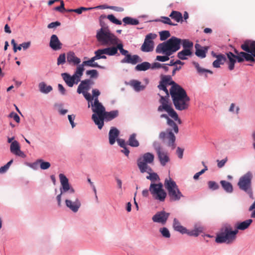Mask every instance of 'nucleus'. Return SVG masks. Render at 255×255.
I'll return each mask as SVG.
<instances>
[{"mask_svg":"<svg viewBox=\"0 0 255 255\" xmlns=\"http://www.w3.org/2000/svg\"><path fill=\"white\" fill-rule=\"evenodd\" d=\"M181 39L172 36L167 41L158 45L164 52L168 54H173L180 49Z\"/></svg>","mask_w":255,"mask_h":255,"instance_id":"423d86ee","label":"nucleus"},{"mask_svg":"<svg viewBox=\"0 0 255 255\" xmlns=\"http://www.w3.org/2000/svg\"><path fill=\"white\" fill-rule=\"evenodd\" d=\"M202 231L203 228L202 227H198L191 231H187L186 229V232L185 234H187L190 236L197 237L200 233L202 232Z\"/></svg>","mask_w":255,"mask_h":255,"instance_id":"37998d69","label":"nucleus"},{"mask_svg":"<svg viewBox=\"0 0 255 255\" xmlns=\"http://www.w3.org/2000/svg\"><path fill=\"white\" fill-rule=\"evenodd\" d=\"M118 115L119 111L118 110L112 111L111 112H106L105 110L102 115V118H97L96 114H93L92 119L98 126V128L101 129L104 126V120L106 121H110L117 117Z\"/></svg>","mask_w":255,"mask_h":255,"instance_id":"1a4fd4ad","label":"nucleus"},{"mask_svg":"<svg viewBox=\"0 0 255 255\" xmlns=\"http://www.w3.org/2000/svg\"><path fill=\"white\" fill-rule=\"evenodd\" d=\"M227 158L225 159H223L220 161L217 160L218 167L222 168V167H223L224 166L225 164L226 163V162H227Z\"/></svg>","mask_w":255,"mask_h":255,"instance_id":"774afa93","label":"nucleus"},{"mask_svg":"<svg viewBox=\"0 0 255 255\" xmlns=\"http://www.w3.org/2000/svg\"><path fill=\"white\" fill-rule=\"evenodd\" d=\"M181 45L183 49L192 50L193 47V43L188 39H181Z\"/></svg>","mask_w":255,"mask_h":255,"instance_id":"79ce46f5","label":"nucleus"},{"mask_svg":"<svg viewBox=\"0 0 255 255\" xmlns=\"http://www.w3.org/2000/svg\"><path fill=\"white\" fill-rule=\"evenodd\" d=\"M195 48L196 49L195 54L197 56L201 58L206 57L208 51L207 47H202L200 44L197 43L195 45Z\"/></svg>","mask_w":255,"mask_h":255,"instance_id":"bb28decb","label":"nucleus"},{"mask_svg":"<svg viewBox=\"0 0 255 255\" xmlns=\"http://www.w3.org/2000/svg\"><path fill=\"white\" fill-rule=\"evenodd\" d=\"M162 90L165 93L166 95L163 96L158 94L160 98L159 103L161 104V105L158 107V111L160 112L163 111H166L174 121L177 122L179 124H181L182 122L179 118L178 114L172 108L171 105L169 104V94L166 87L164 88Z\"/></svg>","mask_w":255,"mask_h":255,"instance_id":"7ed1b4c3","label":"nucleus"},{"mask_svg":"<svg viewBox=\"0 0 255 255\" xmlns=\"http://www.w3.org/2000/svg\"><path fill=\"white\" fill-rule=\"evenodd\" d=\"M207 170H208L207 166H205V168H204V169L201 170L200 172L196 173L194 175V177H193L194 179L195 180L198 179L199 178V176L201 175V174H203Z\"/></svg>","mask_w":255,"mask_h":255,"instance_id":"052dcab7","label":"nucleus"},{"mask_svg":"<svg viewBox=\"0 0 255 255\" xmlns=\"http://www.w3.org/2000/svg\"><path fill=\"white\" fill-rule=\"evenodd\" d=\"M75 117V116L74 115H68V120H69L70 123L71 125V126L73 128L75 127V124L74 122Z\"/></svg>","mask_w":255,"mask_h":255,"instance_id":"69168bd1","label":"nucleus"},{"mask_svg":"<svg viewBox=\"0 0 255 255\" xmlns=\"http://www.w3.org/2000/svg\"><path fill=\"white\" fill-rule=\"evenodd\" d=\"M170 94L176 110L183 111L188 108L190 98L185 90L180 86L171 87Z\"/></svg>","mask_w":255,"mask_h":255,"instance_id":"f03ea898","label":"nucleus"},{"mask_svg":"<svg viewBox=\"0 0 255 255\" xmlns=\"http://www.w3.org/2000/svg\"><path fill=\"white\" fill-rule=\"evenodd\" d=\"M117 141L119 144V145L121 147H125L127 145V144L126 143L125 140L123 139H117Z\"/></svg>","mask_w":255,"mask_h":255,"instance_id":"338daca9","label":"nucleus"},{"mask_svg":"<svg viewBox=\"0 0 255 255\" xmlns=\"http://www.w3.org/2000/svg\"><path fill=\"white\" fill-rule=\"evenodd\" d=\"M54 10L61 12H63L64 11L66 10L64 7V1L63 0H60V5L54 7Z\"/></svg>","mask_w":255,"mask_h":255,"instance_id":"4d7b16f0","label":"nucleus"},{"mask_svg":"<svg viewBox=\"0 0 255 255\" xmlns=\"http://www.w3.org/2000/svg\"><path fill=\"white\" fill-rule=\"evenodd\" d=\"M149 191L154 199L161 202L164 201L167 193L163 189V185L161 183L158 184L151 183L149 186Z\"/></svg>","mask_w":255,"mask_h":255,"instance_id":"9b49d317","label":"nucleus"},{"mask_svg":"<svg viewBox=\"0 0 255 255\" xmlns=\"http://www.w3.org/2000/svg\"><path fill=\"white\" fill-rule=\"evenodd\" d=\"M92 110L94 113V114L97 115V118H102V115L105 111V108L101 103L99 99H96L94 103H91Z\"/></svg>","mask_w":255,"mask_h":255,"instance_id":"dca6fc26","label":"nucleus"},{"mask_svg":"<svg viewBox=\"0 0 255 255\" xmlns=\"http://www.w3.org/2000/svg\"><path fill=\"white\" fill-rule=\"evenodd\" d=\"M156 52L157 53L163 54L165 55L164 56L158 55L156 56V60L161 62H165L168 61L169 59V56L171 55H168L167 52H164L163 51H162L161 49V47L158 45L157 46L156 48Z\"/></svg>","mask_w":255,"mask_h":255,"instance_id":"cd10ccee","label":"nucleus"},{"mask_svg":"<svg viewBox=\"0 0 255 255\" xmlns=\"http://www.w3.org/2000/svg\"><path fill=\"white\" fill-rule=\"evenodd\" d=\"M94 84V82L90 79H86L81 82L77 88V93L81 94L89 91L91 86Z\"/></svg>","mask_w":255,"mask_h":255,"instance_id":"6ab92c4d","label":"nucleus"},{"mask_svg":"<svg viewBox=\"0 0 255 255\" xmlns=\"http://www.w3.org/2000/svg\"><path fill=\"white\" fill-rule=\"evenodd\" d=\"M96 38L101 45H113V46L99 49L95 51L94 53L95 55L93 57L95 60L107 59L105 54L109 56H114L117 54L119 55L118 51L119 50L121 54L125 56V58L122 60V63L135 65L142 61V59L138 55H131L128 50L124 49L123 44L116 36L110 32L108 27H102L99 29L97 32Z\"/></svg>","mask_w":255,"mask_h":255,"instance_id":"f257e3e1","label":"nucleus"},{"mask_svg":"<svg viewBox=\"0 0 255 255\" xmlns=\"http://www.w3.org/2000/svg\"><path fill=\"white\" fill-rule=\"evenodd\" d=\"M162 83H165L166 85H171V87L174 86H179L178 84L174 82L170 75L162 76L161 77Z\"/></svg>","mask_w":255,"mask_h":255,"instance_id":"2f4dec72","label":"nucleus"},{"mask_svg":"<svg viewBox=\"0 0 255 255\" xmlns=\"http://www.w3.org/2000/svg\"><path fill=\"white\" fill-rule=\"evenodd\" d=\"M65 204L66 206L74 213L77 212L81 206V203L78 199H76L74 202L70 200L66 199L65 200Z\"/></svg>","mask_w":255,"mask_h":255,"instance_id":"393cba45","label":"nucleus"},{"mask_svg":"<svg viewBox=\"0 0 255 255\" xmlns=\"http://www.w3.org/2000/svg\"><path fill=\"white\" fill-rule=\"evenodd\" d=\"M238 233L237 230L233 231L231 227H225L217 234L216 242L218 243L232 244L235 241Z\"/></svg>","mask_w":255,"mask_h":255,"instance_id":"20e7f679","label":"nucleus"},{"mask_svg":"<svg viewBox=\"0 0 255 255\" xmlns=\"http://www.w3.org/2000/svg\"><path fill=\"white\" fill-rule=\"evenodd\" d=\"M153 147L156 152L160 164L162 166H165L169 161V158L167 153L162 151L161 144L157 141H155L153 142Z\"/></svg>","mask_w":255,"mask_h":255,"instance_id":"ddd939ff","label":"nucleus"},{"mask_svg":"<svg viewBox=\"0 0 255 255\" xmlns=\"http://www.w3.org/2000/svg\"><path fill=\"white\" fill-rule=\"evenodd\" d=\"M10 151L13 154L25 158L26 155L24 153L20 150V147L19 143L16 140H14L10 144Z\"/></svg>","mask_w":255,"mask_h":255,"instance_id":"aec40b11","label":"nucleus"},{"mask_svg":"<svg viewBox=\"0 0 255 255\" xmlns=\"http://www.w3.org/2000/svg\"><path fill=\"white\" fill-rule=\"evenodd\" d=\"M82 94L83 95L85 98L88 101L89 103H91V104L93 102V101L94 100L93 98L89 93L85 92ZM88 107H90V104H89Z\"/></svg>","mask_w":255,"mask_h":255,"instance_id":"5fc2aeb1","label":"nucleus"},{"mask_svg":"<svg viewBox=\"0 0 255 255\" xmlns=\"http://www.w3.org/2000/svg\"><path fill=\"white\" fill-rule=\"evenodd\" d=\"M220 183L224 190L228 193H232L233 191V187L232 184L225 180H221Z\"/></svg>","mask_w":255,"mask_h":255,"instance_id":"72a5a7b5","label":"nucleus"},{"mask_svg":"<svg viewBox=\"0 0 255 255\" xmlns=\"http://www.w3.org/2000/svg\"><path fill=\"white\" fill-rule=\"evenodd\" d=\"M154 159V155L150 152H146L139 157L137 161V164L140 171L141 173L147 172L148 173L152 172V170L148 165V164L152 163Z\"/></svg>","mask_w":255,"mask_h":255,"instance_id":"0eeeda50","label":"nucleus"},{"mask_svg":"<svg viewBox=\"0 0 255 255\" xmlns=\"http://www.w3.org/2000/svg\"><path fill=\"white\" fill-rule=\"evenodd\" d=\"M163 20L162 22L165 24H168L170 25H175V24H173L171 21L170 19L168 17H163Z\"/></svg>","mask_w":255,"mask_h":255,"instance_id":"680f3d73","label":"nucleus"},{"mask_svg":"<svg viewBox=\"0 0 255 255\" xmlns=\"http://www.w3.org/2000/svg\"><path fill=\"white\" fill-rule=\"evenodd\" d=\"M66 62V57L65 53L61 54L57 58V65L63 64Z\"/></svg>","mask_w":255,"mask_h":255,"instance_id":"603ef678","label":"nucleus"},{"mask_svg":"<svg viewBox=\"0 0 255 255\" xmlns=\"http://www.w3.org/2000/svg\"><path fill=\"white\" fill-rule=\"evenodd\" d=\"M123 21L124 24H129V25H137L139 23V21L136 19L132 18L130 17H125L123 19Z\"/></svg>","mask_w":255,"mask_h":255,"instance_id":"ea45409f","label":"nucleus"},{"mask_svg":"<svg viewBox=\"0 0 255 255\" xmlns=\"http://www.w3.org/2000/svg\"><path fill=\"white\" fill-rule=\"evenodd\" d=\"M61 187L60 188V194L57 196L56 199L59 207L61 206V195L66 192L70 194H74L75 191L69 183L68 179L62 173L59 175Z\"/></svg>","mask_w":255,"mask_h":255,"instance_id":"9d476101","label":"nucleus"},{"mask_svg":"<svg viewBox=\"0 0 255 255\" xmlns=\"http://www.w3.org/2000/svg\"><path fill=\"white\" fill-rule=\"evenodd\" d=\"M159 138L163 142H164L165 139H167L168 146L172 147V149L175 148L176 137L171 129L168 128L165 131L160 132L159 134Z\"/></svg>","mask_w":255,"mask_h":255,"instance_id":"4468645a","label":"nucleus"},{"mask_svg":"<svg viewBox=\"0 0 255 255\" xmlns=\"http://www.w3.org/2000/svg\"><path fill=\"white\" fill-rule=\"evenodd\" d=\"M92 9H93V7H80V8L74 9V12L78 14H81L83 11H87Z\"/></svg>","mask_w":255,"mask_h":255,"instance_id":"6e6d98bb","label":"nucleus"},{"mask_svg":"<svg viewBox=\"0 0 255 255\" xmlns=\"http://www.w3.org/2000/svg\"><path fill=\"white\" fill-rule=\"evenodd\" d=\"M49 46L53 50H58L62 48V44L59 40L57 36L53 34L50 37Z\"/></svg>","mask_w":255,"mask_h":255,"instance_id":"5701e85b","label":"nucleus"},{"mask_svg":"<svg viewBox=\"0 0 255 255\" xmlns=\"http://www.w3.org/2000/svg\"><path fill=\"white\" fill-rule=\"evenodd\" d=\"M61 24L60 22L58 21L52 22L49 23L47 27L48 28H53L57 26H60Z\"/></svg>","mask_w":255,"mask_h":255,"instance_id":"e2e57ef3","label":"nucleus"},{"mask_svg":"<svg viewBox=\"0 0 255 255\" xmlns=\"http://www.w3.org/2000/svg\"><path fill=\"white\" fill-rule=\"evenodd\" d=\"M95 59L93 57H92L90 59L87 61H84L82 62V63L80 65H79L77 67V69L78 70L79 69L81 70L80 73L83 75V72L85 70L84 66H87L91 67H98L100 68H103L104 67L100 66L97 62H95Z\"/></svg>","mask_w":255,"mask_h":255,"instance_id":"a211bd4d","label":"nucleus"},{"mask_svg":"<svg viewBox=\"0 0 255 255\" xmlns=\"http://www.w3.org/2000/svg\"><path fill=\"white\" fill-rule=\"evenodd\" d=\"M120 134L119 130L115 127H112L109 133V143L113 145L115 143L116 140Z\"/></svg>","mask_w":255,"mask_h":255,"instance_id":"a878e982","label":"nucleus"},{"mask_svg":"<svg viewBox=\"0 0 255 255\" xmlns=\"http://www.w3.org/2000/svg\"><path fill=\"white\" fill-rule=\"evenodd\" d=\"M81 70H78L77 69L74 74L71 76L70 74L64 73L61 74V76L66 83V84L70 87H72L74 84H77L81 80V78L82 75L80 73Z\"/></svg>","mask_w":255,"mask_h":255,"instance_id":"f8f14e48","label":"nucleus"},{"mask_svg":"<svg viewBox=\"0 0 255 255\" xmlns=\"http://www.w3.org/2000/svg\"><path fill=\"white\" fill-rule=\"evenodd\" d=\"M253 222V220L252 219H248L241 223H238L236 225V229L238 231L240 230H245L249 228L250 225Z\"/></svg>","mask_w":255,"mask_h":255,"instance_id":"473e14b6","label":"nucleus"},{"mask_svg":"<svg viewBox=\"0 0 255 255\" xmlns=\"http://www.w3.org/2000/svg\"><path fill=\"white\" fill-rule=\"evenodd\" d=\"M167 124L169 126L172 128L173 130H174L175 133H177L178 132V131H179L178 127L177 125H176V124L174 122V121L169 119L167 121Z\"/></svg>","mask_w":255,"mask_h":255,"instance_id":"49530a36","label":"nucleus"},{"mask_svg":"<svg viewBox=\"0 0 255 255\" xmlns=\"http://www.w3.org/2000/svg\"><path fill=\"white\" fill-rule=\"evenodd\" d=\"M170 214L165 212L164 211L157 212L152 218L153 222L155 223H161L162 225H164L169 216Z\"/></svg>","mask_w":255,"mask_h":255,"instance_id":"f3484780","label":"nucleus"},{"mask_svg":"<svg viewBox=\"0 0 255 255\" xmlns=\"http://www.w3.org/2000/svg\"><path fill=\"white\" fill-rule=\"evenodd\" d=\"M92 92L94 101H95L96 99H98V96L100 95L99 90L97 89H94L92 90Z\"/></svg>","mask_w":255,"mask_h":255,"instance_id":"13d9d810","label":"nucleus"},{"mask_svg":"<svg viewBox=\"0 0 255 255\" xmlns=\"http://www.w3.org/2000/svg\"><path fill=\"white\" fill-rule=\"evenodd\" d=\"M149 174V175L147 176L146 177V178L147 179H149L152 182H154L155 181H156V180L159 179V176H158V175L156 173H151V172Z\"/></svg>","mask_w":255,"mask_h":255,"instance_id":"3c124183","label":"nucleus"},{"mask_svg":"<svg viewBox=\"0 0 255 255\" xmlns=\"http://www.w3.org/2000/svg\"><path fill=\"white\" fill-rule=\"evenodd\" d=\"M169 16L177 22L182 21L183 16L181 13L179 11L173 10L169 15Z\"/></svg>","mask_w":255,"mask_h":255,"instance_id":"c9c22d12","label":"nucleus"},{"mask_svg":"<svg viewBox=\"0 0 255 255\" xmlns=\"http://www.w3.org/2000/svg\"><path fill=\"white\" fill-rule=\"evenodd\" d=\"M192 55V50L183 49L177 53V57L180 60H186L188 59V57H190Z\"/></svg>","mask_w":255,"mask_h":255,"instance_id":"c756f323","label":"nucleus"},{"mask_svg":"<svg viewBox=\"0 0 255 255\" xmlns=\"http://www.w3.org/2000/svg\"><path fill=\"white\" fill-rule=\"evenodd\" d=\"M131 85L136 91H139L143 90L144 89V87L141 85V82L136 80L132 81L131 82Z\"/></svg>","mask_w":255,"mask_h":255,"instance_id":"c03bdc74","label":"nucleus"},{"mask_svg":"<svg viewBox=\"0 0 255 255\" xmlns=\"http://www.w3.org/2000/svg\"><path fill=\"white\" fill-rule=\"evenodd\" d=\"M240 55L242 56V57H244L245 59L248 61H249L250 60H251L252 57L253 56L252 54H250L249 53H247L244 52H241Z\"/></svg>","mask_w":255,"mask_h":255,"instance_id":"bf43d9fd","label":"nucleus"},{"mask_svg":"<svg viewBox=\"0 0 255 255\" xmlns=\"http://www.w3.org/2000/svg\"><path fill=\"white\" fill-rule=\"evenodd\" d=\"M160 232H161L162 235L165 238H168L170 237L169 231L166 228L164 227L161 228L160 229Z\"/></svg>","mask_w":255,"mask_h":255,"instance_id":"864d4df0","label":"nucleus"},{"mask_svg":"<svg viewBox=\"0 0 255 255\" xmlns=\"http://www.w3.org/2000/svg\"><path fill=\"white\" fill-rule=\"evenodd\" d=\"M242 49L251 53L255 57V41H246L241 45Z\"/></svg>","mask_w":255,"mask_h":255,"instance_id":"412c9836","label":"nucleus"},{"mask_svg":"<svg viewBox=\"0 0 255 255\" xmlns=\"http://www.w3.org/2000/svg\"><path fill=\"white\" fill-rule=\"evenodd\" d=\"M136 135L135 133H132L130 135L128 140V145L132 147H137L139 146V142L136 139Z\"/></svg>","mask_w":255,"mask_h":255,"instance_id":"58836bf2","label":"nucleus"},{"mask_svg":"<svg viewBox=\"0 0 255 255\" xmlns=\"http://www.w3.org/2000/svg\"><path fill=\"white\" fill-rule=\"evenodd\" d=\"M173 227L174 230L181 234H185L186 232V229L181 226L179 221L176 218L173 220Z\"/></svg>","mask_w":255,"mask_h":255,"instance_id":"7c9ffc66","label":"nucleus"},{"mask_svg":"<svg viewBox=\"0 0 255 255\" xmlns=\"http://www.w3.org/2000/svg\"><path fill=\"white\" fill-rule=\"evenodd\" d=\"M192 64L196 68L198 73L200 75H203L206 73H209L211 74H213V72L212 71L201 67L199 63L197 62L193 61Z\"/></svg>","mask_w":255,"mask_h":255,"instance_id":"f704fd0d","label":"nucleus"},{"mask_svg":"<svg viewBox=\"0 0 255 255\" xmlns=\"http://www.w3.org/2000/svg\"><path fill=\"white\" fill-rule=\"evenodd\" d=\"M37 162L40 163V167L41 169L43 170L47 169L51 166V164L50 163V162L44 161L42 159H38L37 160Z\"/></svg>","mask_w":255,"mask_h":255,"instance_id":"a18cd8bd","label":"nucleus"},{"mask_svg":"<svg viewBox=\"0 0 255 255\" xmlns=\"http://www.w3.org/2000/svg\"><path fill=\"white\" fill-rule=\"evenodd\" d=\"M67 61L69 64L78 66L81 62V59L77 57L73 51L67 53Z\"/></svg>","mask_w":255,"mask_h":255,"instance_id":"b1692460","label":"nucleus"},{"mask_svg":"<svg viewBox=\"0 0 255 255\" xmlns=\"http://www.w3.org/2000/svg\"><path fill=\"white\" fill-rule=\"evenodd\" d=\"M86 74L87 75L90 76L91 78H97L98 76V72L95 69L87 70Z\"/></svg>","mask_w":255,"mask_h":255,"instance_id":"de8ad7c7","label":"nucleus"},{"mask_svg":"<svg viewBox=\"0 0 255 255\" xmlns=\"http://www.w3.org/2000/svg\"><path fill=\"white\" fill-rule=\"evenodd\" d=\"M109 9H112L113 10H115L116 11H118V12H122L124 10V9L123 7L115 6H109Z\"/></svg>","mask_w":255,"mask_h":255,"instance_id":"0e129e2a","label":"nucleus"},{"mask_svg":"<svg viewBox=\"0 0 255 255\" xmlns=\"http://www.w3.org/2000/svg\"><path fill=\"white\" fill-rule=\"evenodd\" d=\"M253 174L249 171L243 175L239 179L238 185L239 188L247 192L251 198H253V194L252 188V179Z\"/></svg>","mask_w":255,"mask_h":255,"instance_id":"6e6552de","label":"nucleus"},{"mask_svg":"<svg viewBox=\"0 0 255 255\" xmlns=\"http://www.w3.org/2000/svg\"><path fill=\"white\" fill-rule=\"evenodd\" d=\"M39 88L40 92L45 94H47L52 90L51 86H47L44 82H41L39 84Z\"/></svg>","mask_w":255,"mask_h":255,"instance_id":"e433bc0d","label":"nucleus"},{"mask_svg":"<svg viewBox=\"0 0 255 255\" xmlns=\"http://www.w3.org/2000/svg\"><path fill=\"white\" fill-rule=\"evenodd\" d=\"M214 57L216 58V60L213 63V66L214 68H220L221 65H223L226 61V57L222 54H217L213 52L212 53Z\"/></svg>","mask_w":255,"mask_h":255,"instance_id":"4be33fe9","label":"nucleus"},{"mask_svg":"<svg viewBox=\"0 0 255 255\" xmlns=\"http://www.w3.org/2000/svg\"><path fill=\"white\" fill-rule=\"evenodd\" d=\"M151 64L147 62H144L141 63V64L137 65L135 69L136 71H145L150 68Z\"/></svg>","mask_w":255,"mask_h":255,"instance_id":"4c0bfd02","label":"nucleus"},{"mask_svg":"<svg viewBox=\"0 0 255 255\" xmlns=\"http://www.w3.org/2000/svg\"><path fill=\"white\" fill-rule=\"evenodd\" d=\"M159 35L161 40H165L170 37V34L168 31L164 30L160 32Z\"/></svg>","mask_w":255,"mask_h":255,"instance_id":"09e8293b","label":"nucleus"},{"mask_svg":"<svg viewBox=\"0 0 255 255\" xmlns=\"http://www.w3.org/2000/svg\"><path fill=\"white\" fill-rule=\"evenodd\" d=\"M106 17L112 22L115 24L118 25L122 24V21L117 19L113 14H109L107 16H106L105 15H101L100 16V18L104 19Z\"/></svg>","mask_w":255,"mask_h":255,"instance_id":"a19ab883","label":"nucleus"},{"mask_svg":"<svg viewBox=\"0 0 255 255\" xmlns=\"http://www.w3.org/2000/svg\"><path fill=\"white\" fill-rule=\"evenodd\" d=\"M164 187L167 191L168 195L171 201H179L182 197H184L175 182L170 177L165 179Z\"/></svg>","mask_w":255,"mask_h":255,"instance_id":"39448f33","label":"nucleus"},{"mask_svg":"<svg viewBox=\"0 0 255 255\" xmlns=\"http://www.w3.org/2000/svg\"><path fill=\"white\" fill-rule=\"evenodd\" d=\"M208 185L209 188L212 190H217L219 188V184L215 181H209L208 182Z\"/></svg>","mask_w":255,"mask_h":255,"instance_id":"8fccbe9b","label":"nucleus"},{"mask_svg":"<svg viewBox=\"0 0 255 255\" xmlns=\"http://www.w3.org/2000/svg\"><path fill=\"white\" fill-rule=\"evenodd\" d=\"M156 35L152 33L148 34L145 38L144 42L141 47V50L143 52H148L153 51L154 48V42L153 39Z\"/></svg>","mask_w":255,"mask_h":255,"instance_id":"2eb2a0df","label":"nucleus"},{"mask_svg":"<svg viewBox=\"0 0 255 255\" xmlns=\"http://www.w3.org/2000/svg\"><path fill=\"white\" fill-rule=\"evenodd\" d=\"M227 56L228 59V68L230 70H233L235 67V64L236 62V55L231 52L227 53Z\"/></svg>","mask_w":255,"mask_h":255,"instance_id":"c85d7f7f","label":"nucleus"}]
</instances>
